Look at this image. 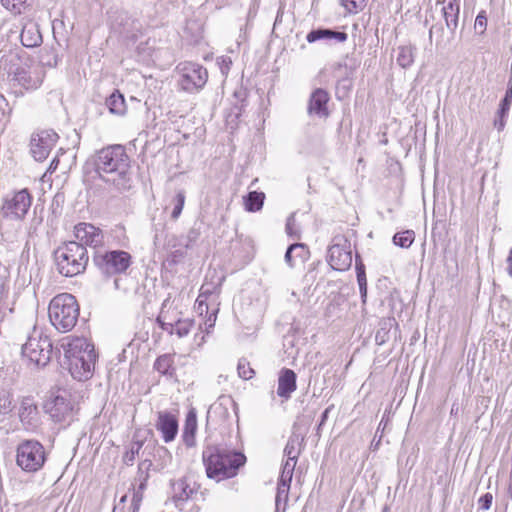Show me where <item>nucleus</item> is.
I'll return each instance as SVG.
<instances>
[{
  "label": "nucleus",
  "mask_w": 512,
  "mask_h": 512,
  "mask_svg": "<svg viewBox=\"0 0 512 512\" xmlns=\"http://www.w3.org/2000/svg\"><path fill=\"white\" fill-rule=\"evenodd\" d=\"M99 178L118 192L129 191L133 180L130 158L122 145H111L99 150L94 158Z\"/></svg>",
  "instance_id": "obj_1"
},
{
  "label": "nucleus",
  "mask_w": 512,
  "mask_h": 512,
  "mask_svg": "<svg viewBox=\"0 0 512 512\" xmlns=\"http://www.w3.org/2000/svg\"><path fill=\"white\" fill-rule=\"evenodd\" d=\"M202 461L207 477L219 482L235 477L246 463V456L235 450L208 446L202 452Z\"/></svg>",
  "instance_id": "obj_2"
},
{
  "label": "nucleus",
  "mask_w": 512,
  "mask_h": 512,
  "mask_svg": "<svg viewBox=\"0 0 512 512\" xmlns=\"http://www.w3.org/2000/svg\"><path fill=\"white\" fill-rule=\"evenodd\" d=\"M62 347L73 378L79 381L89 379L92 376L97 359L94 345L86 338L77 337L66 344L62 343Z\"/></svg>",
  "instance_id": "obj_3"
},
{
  "label": "nucleus",
  "mask_w": 512,
  "mask_h": 512,
  "mask_svg": "<svg viewBox=\"0 0 512 512\" xmlns=\"http://www.w3.org/2000/svg\"><path fill=\"white\" fill-rule=\"evenodd\" d=\"M53 256L57 271L65 277H74L83 273L89 261L86 247L75 241L60 245Z\"/></svg>",
  "instance_id": "obj_4"
},
{
  "label": "nucleus",
  "mask_w": 512,
  "mask_h": 512,
  "mask_svg": "<svg viewBox=\"0 0 512 512\" xmlns=\"http://www.w3.org/2000/svg\"><path fill=\"white\" fill-rule=\"evenodd\" d=\"M51 324L61 333L71 331L79 318V305L75 296L61 293L52 298L48 307Z\"/></svg>",
  "instance_id": "obj_5"
},
{
  "label": "nucleus",
  "mask_w": 512,
  "mask_h": 512,
  "mask_svg": "<svg viewBox=\"0 0 512 512\" xmlns=\"http://www.w3.org/2000/svg\"><path fill=\"white\" fill-rule=\"evenodd\" d=\"M8 76L14 87L19 86L27 91L36 90L43 82L45 68L39 62H22L16 59V62L11 64Z\"/></svg>",
  "instance_id": "obj_6"
},
{
  "label": "nucleus",
  "mask_w": 512,
  "mask_h": 512,
  "mask_svg": "<svg viewBox=\"0 0 512 512\" xmlns=\"http://www.w3.org/2000/svg\"><path fill=\"white\" fill-rule=\"evenodd\" d=\"M53 346L50 338L36 328L22 346V355L36 366H46L52 356Z\"/></svg>",
  "instance_id": "obj_7"
},
{
  "label": "nucleus",
  "mask_w": 512,
  "mask_h": 512,
  "mask_svg": "<svg viewBox=\"0 0 512 512\" xmlns=\"http://www.w3.org/2000/svg\"><path fill=\"white\" fill-rule=\"evenodd\" d=\"M46 462L44 446L37 440H24L16 449V464L25 472L39 471Z\"/></svg>",
  "instance_id": "obj_8"
},
{
  "label": "nucleus",
  "mask_w": 512,
  "mask_h": 512,
  "mask_svg": "<svg viewBox=\"0 0 512 512\" xmlns=\"http://www.w3.org/2000/svg\"><path fill=\"white\" fill-rule=\"evenodd\" d=\"M93 261L102 274L114 276L127 271L132 264V257L124 250H111L105 253L96 252Z\"/></svg>",
  "instance_id": "obj_9"
},
{
  "label": "nucleus",
  "mask_w": 512,
  "mask_h": 512,
  "mask_svg": "<svg viewBox=\"0 0 512 512\" xmlns=\"http://www.w3.org/2000/svg\"><path fill=\"white\" fill-rule=\"evenodd\" d=\"M32 204V196L28 189L24 188L4 198L0 208V220L10 219L21 221L25 218Z\"/></svg>",
  "instance_id": "obj_10"
},
{
  "label": "nucleus",
  "mask_w": 512,
  "mask_h": 512,
  "mask_svg": "<svg viewBox=\"0 0 512 512\" xmlns=\"http://www.w3.org/2000/svg\"><path fill=\"white\" fill-rule=\"evenodd\" d=\"M180 78L178 85L181 90L188 93H194L203 88L208 79L207 70L193 62L180 63L177 66Z\"/></svg>",
  "instance_id": "obj_11"
},
{
  "label": "nucleus",
  "mask_w": 512,
  "mask_h": 512,
  "mask_svg": "<svg viewBox=\"0 0 512 512\" xmlns=\"http://www.w3.org/2000/svg\"><path fill=\"white\" fill-rule=\"evenodd\" d=\"M328 249V263L337 271H346L352 264L350 243L343 237H336Z\"/></svg>",
  "instance_id": "obj_12"
},
{
  "label": "nucleus",
  "mask_w": 512,
  "mask_h": 512,
  "mask_svg": "<svg viewBox=\"0 0 512 512\" xmlns=\"http://www.w3.org/2000/svg\"><path fill=\"white\" fill-rule=\"evenodd\" d=\"M58 139L59 136L54 130H42L34 133L30 141L31 154L34 159L36 161L45 160Z\"/></svg>",
  "instance_id": "obj_13"
},
{
  "label": "nucleus",
  "mask_w": 512,
  "mask_h": 512,
  "mask_svg": "<svg viewBox=\"0 0 512 512\" xmlns=\"http://www.w3.org/2000/svg\"><path fill=\"white\" fill-rule=\"evenodd\" d=\"M45 409L55 422L69 424L73 419L74 406L65 391L48 401Z\"/></svg>",
  "instance_id": "obj_14"
},
{
  "label": "nucleus",
  "mask_w": 512,
  "mask_h": 512,
  "mask_svg": "<svg viewBox=\"0 0 512 512\" xmlns=\"http://www.w3.org/2000/svg\"><path fill=\"white\" fill-rule=\"evenodd\" d=\"M200 485L190 476H184L177 480L171 481L172 499L178 506L198 493Z\"/></svg>",
  "instance_id": "obj_15"
},
{
  "label": "nucleus",
  "mask_w": 512,
  "mask_h": 512,
  "mask_svg": "<svg viewBox=\"0 0 512 512\" xmlns=\"http://www.w3.org/2000/svg\"><path fill=\"white\" fill-rule=\"evenodd\" d=\"M74 235L77 239L76 242L81 243L85 247L90 246L97 248L104 244V234L102 230L90 223H78L74 227Z\"/></svg>",
  "instance_id": "obj_16"
},
{
  "label": "nucleus",
  "mask_w": 512,
  "mask_h": 512,
  "mask_svg": "<svg viewBox=\"0 0 512 512\" xmlns=\"http://www.w3.org/2000/svg\"><path fill=\"white\" fill-rule=\"evenodd\" d=\"M437 4L441 5L446 27L450 31L451 38H454L459 24L460 0H438Z\"/></svg>",
  "instance_id": "obj_17"
},
{
  "label": "nucleus",
  "mask_w": 512,
  "mask_h": 512,
  "mask_svg": "<svg viewBox=\"0 0 512 512\" xmlns=\"http://www.w3.org/2000/svg\"><path fill=\"white\" fill-rule=\"evenodd\" d=\"M330 99L328 92L322 88L315 89L309 98L307 112L309 115H316L319 118H327L329 111L327 103Z\"/></svg>",
  "instance_id": "obj_18"
},
{
  "label": "nucleus",
  "mask_w": 512,
  "mask_h": 512,
  "mask_svg": "<svg viewBox=\"0 0 512 512\" xmlns=\"http://www.w3.org/2000/svg\"><path fill=\"white\" fill-rule=\"evenodd\" d=\"M156 429L161 432L165 443L173 441L178 433V420L169 412H159Z\"/></svg>",
  "instance_id": "obj_19"
},
{
  "label": "nucleus",
  "mask_w": 512,
  "mask_h": 512,
  "mask_svg": "<svg viewBox=\"0 0 512 512\" xmlns=\"http://www.w3.org/2000/svg\"><path fill=\"white\" fill-rule=\"evenodd\" d=\"M38 408L32 397H24L19 408V418L26 430L37 426Z\"/></svg>",
  "instance_id": "obj_20"
},
{
  "label": "nucleus",
  "mask_w": 512,
  "mask_h": 512,
  "mask_svg": "<svg viewBox=\"0 0 512 512\" xmlns=\"http://www.w3.org/2000/svg\"><path fill=\"white\" fill-rule=\"evenodd\" d=\"M296 373L288 368H283L278 378V396L288 400L296 390Z\"/></svg>",
  "instance_id": "obj_21"
},
{
  "label": "nucleus",
  "mask_w": 512,
  "mask_h": 512,
  "mask_svg": "<svg viewBox=\"0 0 512 512\" xmlns=\"http://www.w3.org/2000/svg\"><path fill=\"white\" fill-rule=\"evenodd\" d=\"M197 427V412L194 407H191L186 415L182 432L183 443L189 448L196 445Z\"/></svg>",
  "instance_id": "obj_22"
},
{
  "label": "nucleus",
  "mask_w": 512,
  "mask_h": 512,
  "mask_svg": "<svg viewBox=\"0 0 512 512\" xmlns=\"http://www.w3.org/2000/svg\"><path fill=\"white\" fill-rule=\"evenodd\" d=\"M20 39L25 47L33 48L39 46L42 43L39 25L34 21L25 23L20 34Z\"/></svg>",
  "instance_id": "obj_23"
},
{
  "label": "nucleus",
  "mask_w": 512,
  "mask_h": 512,
  "mask_svg": "<svg viewBox=\"0 0 512 512\" xmlns=\"http://www.w3.org/2000/svg\"><path fill=\"white\" fill-rule=\"evenodd\" d=\"M347 38V33L335 31L329 28H318L311 30L306 36V40L309 43H313L318 40H336L337 42H345Z\"/></svg>",
  "instance_id": "obj_24"
},
{
  "label": "nucleus",
  "mask_w": 512,
  "mask_h": 512,
  "mask_svg": "<svg viewBox=\"0 0 512 512\" xmlns=\"http://www.w3.org/2000/svg\"><path fill=\"white\" fill-rule=\"evenodd\" d=\"M154 369L168 378H174L176 375L174 355L163 354L159 356L154 362Z\"/></svg>",
  "instance_id": "obj_25"
},
{
  "label": "nucleus",
  "mask_w": 512,
  "mask_h": 512,
  "mask_svg": "<svg viewBox=\"0 0 512 512\" xmlns=\"http://www.w3.org/2000/svg\"><path fill=\"white\" fill-rule=\"evenodd\" d=\"M397 327V322L393 317L382 318L379 321V328L375 334V342L377 345L385 344L390 338L392 328Z\"/></svg>",
  "instance_id": "obj_26"
},
{
  "label": "nucleus",
  "mask_w": 512,
  "mask_h": 512,
  "mask_svg": "<svg viewBox=\"0 0 512 512\" xmlns=\"http://www.w3.org/2000/svg\"><path fill=\"white\" fill-rule=\"evenodd\" d=\"M106 106L108 107L110 113L123 116L127 111V106L125 103V98L119 90H115L107 99Z\"/></svg>",
  "instance_id": "obj_27"
},
{
  "label": "nucleus",
  "mask_w": 512,
  "mask_h": 512,
  "mask_svg": "<svg viewBox=\"0 0 512 512\" xmlns=\"http://www.w3.org/2000/svg\"><path fill=\"white\" fill-rule=\"evenodd\" d=\"M265 194L263 192L251 191L243 197L245 209L249 212H257L263 207Z\"/></svg>",
  "instance_id": "obj_28"
},
{
  "label": "nucleus",
  "mask_w": 512,
  "mask_h": 512,
  "mask_svg": "<svg viewBox=\"0 0 512 512\" xmlns=\"http://www.w3.org/2000/svg\"><path fill=\"white\" fill-rule=\"evenodd\" d=\"M304 438L300 435L293 433L284 448V454L289 458L290 460H298V457L300 455V447L301 443L303 442Z\"/></svg>",
  "instance_id": "obj_29"
},
{
  "label": "nucleus",
  "mask_w": 512,
  "mask_h": 512,
  "mask_svg": "<svg viewBox=\"0 0 512 512\" xmlns=\"http://www.w3.org/2000/svg\"><path fill=\"white\" fill-rule=\"evenodd\" d=\"M415 49L412 46L398 47L397 63L402 68H408L414 63Z\"/></svg>",
  "instance_id": "obj_30"
},
{
  "label": "nucleus",
  "mask_w": 512,
  "mask_h": 512,
  "mask_svg": "<svg viewBox=\"0 0 512 512\" xmlns=\"http://www.w3.org/2000/svg\"><path fill=\"white\" fill-rule=\"evenodd\" d=\"M160 317V320L170 321L171 323L175 324L178 319H180L179 312L176 310V308H173L170 304V298H166L161 306L160 313L158 315Z\"/></svg>",
  "instance_id": "obj_31"
},
{
  "label": "nucleus",
  "mask_w": 512,
  "mask_h": 512,
  "mask_svg": "<svg viewBox=\"0 0 512 512\" xmlns=\"http://www.w3.org/2000/svg\"><path fill=\"white\" fill-rule=\"evenodd\" d=\"M415 233L413 230L398 232L393 236V243L401 248H409L414 242Z\"/></svg>",
  "instance_id": "obj_32"
},
{
  "label": "nucleus",
  "mask_w": 512,
  "mask_h": 512,
  "mask_svg": "<svg viewBox=\"0 0 512 512\" xmlns=\"http://www.w3.org/2000/svg\"><path fill=\"white\" fill-rule=\"evenodd\" d=\"M290 484H291L290 481H284V480L279 479L278 484H277L276 498H275L276 511L279 510V506L282 501L284 502V504L287 503L289 490H290Z\"/></svg>",
  "instance_id": "obj_33"
},
{
  "label": "nucleus",
  "mask_w": 512,
  "mask_h": 512,
  "mask_svg": "<svg viewBox=\"0 0 512 512\" xmlns=\"http://www.w3.org/2000/svg\"><path fill=\"white\" fill-rule=\"evenodd\" d=\"M144 441L134 439L130 445V448L123 455V461L126 465H132L135 457L139 455L141 448L143 447Z\"/></svg>",
  "instance_id": "obj_34"
},
{
  "label": "nucleus",
  "mask_w": 512,
  "mask_h": 512,
  "mask_svg": "<svg viewBox=\"0 0 512 512\" xmlns=\"http://www.w3.org/2000/svg\"><path fill=\"white\" fill-rule=\"evenodd\" d=\"M185 192L183 190H180L177 192L176 196L173 198V210L171 213V218L176 220L181 215L184 204H185Z\"/></svg>",
  "instance_id": "obj_35"
},
{
  "label": "nucleus",
  "mask_w": 512,
  "mask_h": 512,
  "mask_svg": "<svg viewBox=\"0 0 512 512\" xmlns=\"http://www.w3.org/2000/svg\"><path fill=\"white\" fill-rule=\"evenodd\" d=\"M194 321L191 319H178L174 324V332L178 335V337L182 338L187 336L193 326Z\"/></svg>",
  "instance_id": "obj_36"
},
{
  "label": "nucleus",
  "mask_w": 512,
  "mask_h": 512,
  "mask_svg": "<svg viewBox=\"0 0 512 512\" xmlns=\"http://www.w3.org/2000/svg\"><path fill=\"white\" fill-rule=\"evenodd\" d=\"M151 466H152V461L148 460V459H145L144 461H142L138 466L141 482H140L137 490H139L141 492H143V490L146 488V481L149 476L147 471L150 469Z\"/></svg>",
  "instance_id": "obj_37"
},
{
  "label": "nucleus",
  "mask_w": 512,
  "mask_h": 512,
  "mask_svg": "<svg viewBox=\"0 0 512 512\" xmlns=\"http://www.w3.org/2000/svg\"><path fill=\"white\" fill-rule=\"evenodd\" d=\"M238 375L244 380L251 379L255 372L251 368L250 363L246 359H240L237 366Z\"/></svg>",
  "instance_id": "obj_38"
},
{
  "label": "nucleus",
  "mask_w": 512,
  "mask_h": 512,
  "mask_svg": "<svg viewBox=\"0 0 512 512\" xmlns=\"http://www.w3.org/2000/svg\"><path fill=\"white\" fill-rule=\"evenodd\" d=\"M13 409L12 397L6 391L0 392V415H6Z\"/></svg>",
  "instance_id": "obj_39"
},
{
  "label": "nucleus",
  "mask_w": 512,
  "mask_h": 512,
  "mask_svg": "<svg viewBox=\"0 0 512 512\" xmlns=\"http://www.w3.org/2000/svg\"><path fill=\"white\" fill-rule=\"evenodd\" d=\"M296 463H297L296 459L290 460L289 458H287L286 462L283 465L282 472H281L279 479L291 482Z\"/></svg>",
  "instance_id": "obj_40"
},
{
  "label": "nucleus",
  "mask_w": 512,
  "mask_h": 512,
  "mask_svg": "<svg viewBox=\"0 0 512 512\" xmlns=\"http://www.w3.org/2000/svg\"><path fill=\"white\" fill-rule=\"evenodd\" d=\"M27 0H0L4 8L14 14H20Z\"/></svg>",
  "instance_id": "obj_41"
},
{
  "label": "nucleus",
  "mask_w": 512,
  "mask_h": 512,
  "mask_svg": "<svg viewBox=\"0 0 512 512\" xmlns=\"http://www.w3.org/2000/svg\"><path fill=\"white\" fill-rule=\"evenodd\" d=\"M12 113V107L10 106L4 95H0V122H9L10 115Z\"/></svg>",
  "instance_id": "obj_42"
},
{
  "label": "nucleus",
  "mask_w": 512,
  "mask_h": 512,
  "mask_svg": "<svg viewBox=\"0 0 512 512\" xmlns=\"http://www.w3.org/2000/svg\"><path fill=\"white\" fill-rule=\"evenodd\" d=\"M286 233L293 239H300V230L296 225L295 214H291L286 221Z\"/></svg>",
  "instance_id": "obj_43"
},
{
  "label": "nucleus",
  "mask_w": 512,
  "mask_h": 512,
  "mask_svg": "<svg viewBox=\"0 0 512 512\" xmlns=\"http://www.w3.org/2000/svg\"><path fill=\"white\" fill-rule=\"evenodd\" d=\"M366 0H342V5L350 13H357L365 6Z\"/></svg>",
  "instance_id": "obj_44"
},
{
  "label": "nucleus",
  "mask_w": 512,
  "mask_h": 512,
  "mask_svg": "<svg viewBox=\"0 0 512 512\" xmlns=\"http://www.w3.org/2000/svg\"><path fill=\"white\" fill-rule=\"evenodd\" d=\"M296 250H301L302 252H305V245L303 243H294V244H291L287 250H286V253H285V256H284V259H285V262L290 266V267H293L294 266V262H293V259H292V253Z\"/></svg>",
  "instance_id": "obj_45"
},
{
  "label": "nucleus",
  "mask_w": 512,
  "mask_h": 512,
  "mask_svg": "<svg viewBox=\"0 0 512 512\" xmlns=\"http://www.w3.org/2000/svg\"><path fill=\"white\" fill-rule=\"evenodd\" d=\"M486 27H487L486 13H485V11H481L475 19L474 29H475L476 33L483 34L486 31Z\"/></svg>",
  "instance_id": "obj_46"
},
{
  "label": "nucleus",
  "mask_w": 512,
  "mask_h": 512,
  "mask_svg": "<svg viewBox=\"0 0 512 512\" xmlns=\"http://www.w3.org/2000/svg\"><path fill=\"white\" fill-rule=\"evenodd\" d=\"M201 290H202V292L196 300V303H197L196 309L200 315H202L204 312L208 313V305L204 300H202V297L206 293H211L210 289H205V285L202 286Z\"/></svg>",
  "instance_id": "obj_47"
},
{
  "label": "nucleus",
  "mask_w": 512,
  "mask_h": 512,
  "mask_svg": "<svg viewBox=\"0 0 512 512\" xmlns=\"http://www.w3.org/2000/svg\"><path fill=\"white\" fill-rule=\"evenodd\" d=\"M512 98V87L506 91L504 99L501 101L500 109L498 113L505 115L510 108Z\"/></svg>",
  "instance_id": "obj_48"
},
{
  "label": "nucleus",
  "mask_w": 512,
  "mask_h": 512,
  "mask_svg": "<svg viewBox=\"0 0 512 512\" xmlns=\"http://www.w3.org/2000/svg\"><path fill=\"white\" fill-rule=\"evenodd\" d=\"M199 235L200 233L198 232V230L194 228L190 229L185 237V242L183 243V245L186 248L191 247V245L198 239Z\"/></svg>",
  "instance_id": "obj_49"
},
{
  "label": "nucleus",
  "mask_w": 512,
  "mask_h": 512,
  "mask_svg": "<svg viewBox=\"0 0 512 512\" xmlns=\"http://www.w3.org/2000/svg\"><path fill=\"white\" fill-rule=\"evenodd\" d=\"M493 501V496L491 493H486L483 496H481L478 500V503L480 505V508L483 510L490 509Z\"/></svg>",
  "instance_id": "obj_50"
},
{
  "label": "nucleus",
  "mask_w": 512,
  "mask_h": 512,
  "mask_svg": "<svg viewBox=\"0 0 512 512\" xmlns=\"http://www.w3.org/2000/svg\"><path fill=\"white\" fill-rule=\"evenodd\" d=\"M357 282H358V285H359V291H360V295H361V298H362V301L363 303H365L366 301V297H367V279H366V276L365 277H361V275L357 278Z\"/></svg>",
  "instance_id": "obj_51"
},
{
  "label": "nucleus",
  "mask_w": 512,
  "mask_h": 512,
  "mask_svg": "<svg viewBox=\"0 0 512 512\" xmlns=\"http://www.w3.org/2000/svg\"><path fill=\"white\" fill-rule=\"evenodd\" d=\"M156 321L162 330H164L170 334L174 333V324L173 323H171L170 321L160 320L159 316H157Z\"/></svg>",
  "instance_id": "obj_52"
},
{
  "label": "nucleus",
  "mask_w": 512,
  "mask_h": 512,
  "mask_svg": "<svg viewBox=\"0 0 512 512\" xmlns=\"http://www.w3.org/2000/svg\"><path fill=\"white\" fill-rule=\"evenodd\" d=\"M356 272H357V278L361 275V277H365V266L362 262H356Z\"/></svg>",
  "instance_id": "obj_53"
},
{
  "label": "nucleus",
  "mask_w": 512,
  "mask_h": 512,
  "mask_svg": "<svg viewBox=\"0 0 512 512\" xmlns=\"http://www.w3.org/2000/svg\"><path fill=\"white\" fill-rule=\"evenodd\" d=\"M142 499H143V492H141L139 490H135L133 493V497H132V503H140L141 504Z\"/></svg>",
  "instance_id": "obj_54"
},
{
  "label": "nucleus",
  "mask_w": 512,
  "mask_h": 512,
  "mask_svg": "<svg viewBox=\"0 0 512 512\" xmlns=\"http://www.w3.org/2000/svg\"><path fill=\"white\" fill-rule=\"evenodd\" d=\"M58 164H59V159H58L57 157H55V158L51 161V163H50V165H49V167H48V169H47V171H46V172H48V173H53V172L57 169Z\"/></svg>",
  "instance_id": "obj_55"
},
{
  "label": "nucleus",
  "mask_w": 512,
  "mask_h": 512,
  "mask_svg": "<svg viewBox=\"0 0 512 512\" xmlns=\"http://www.w3.org/2000/svg\"><path fill=\"white\" fill-rule=\"evenodd\" d=\"M332 409H333V405L327 407L323 411V413L321 415V419H320L321 424H325L326 420L328 419L329 413L331 412Z\"/></svg>",
  "instance_id": "obj_56"
},
{
  "label": "nucleus",
  "mask_w": 512,
  "mask_h": 512,
  "mask_svg": "<svg viewBox=\"0 0 512 512\" xmlns=\"http://www.w3.org/2000/svg\"><path fill=\"white\" fill-rule=\"evenodd\" d=\"M507 272L510 277H512V248L510 249L509 255L507 257Z\"/></svg>",
  "instance_id": "obj_57"
},
{
  "label": "nucleus",
  "mask_w": 512,
  "mask_h": 512,
  "mask_svg": "<svg viewBox=\"0 0 512 512\" xmlns=\"http://www.w3.org/2000/svg\"><path fill=\"white\" fill-rule=\"evenodd\" d=\"M215 321H216V314H215V312H213L212 314H210V316L208 317L205 324L208 326V328H212V327H214Z\"/></svg>",
  "instance_id": "obj_58"
},
{
  "label": "nucleus",
  "mask_w": 512,
  "mask_h": 512,
  "mask_svg": "<svg viewBox=\"0 0 512 512\" xmlns=\"http://www.w3.org/2000/svg\"><path fill=\"white\" fill-rule=\"evenodd\" d=\"M499 116H500V119L499 120H495L494 125L498 128V130H501L504 127V121H503L504 115L499 113Z\"/></svg>",
  "instance_id": "obj_59"
},
{
  "label": "nucleus",
  "mask_w": 512,
  "mask_h": 512,
  "mask_svg": "<svg viewBox=\"0 0 512 512\" xmlns=\"http://www.w3.org/2000/svg\"><path fill=\"white\" fill-rule=\"evenodd\" d=\"M295 252H296V257L301 258V259H305L306 255L308 253L306 248H305V252H302L301 250H296Z\"/></svg>",
  "instance_id": "obj_60"
},
{
  "label": "nucleus",
  "mask_w": 512,
  "mask_h": 512,
  "mask_svg": "<svg viewBox=\"0 0 512 512\" xmlns=\"http://www.w3.org/2000/svg\"><path fill=\"white\" fill-rule=\"evenodd\" d=\"M343 67H345V64H343V63H341V62H337V63H334V64L332 65V69H333L334 71L340 70V69H342Z\"/></svg>",
  "instance_id": "obj_61"
},
{
  "label": "nucleus",
  "mask_w": 512,
  "mask_h": 512,
  "mask_svg": "<svg viewBox=\"0 0 512 512\" xmlns=\"http://www.w3.org/2000/svg\"><path fill=\"white\" fill-rule=\"evenodd\" d=\"M132 512H138L140 508V503H131Z\"/></svg>",
  "instance_id": "obj_62"
},
{
  "label": "nucleus",
  "mask_w": 512,
  "mask_h": 512,
  "mask_svg": "<svg viewBox=\"0 0 512 512\" xmlns=\"http://www.w3.org/2000/svg\"><path fill=\"white\" fill-rule=\"evenodd\" d=\"M232 61L230 60V58L228 59H223V64H224V67L228 70L229 69V66L231 65Z\"/></svg>",
  "instance_id": "obj_63"
},
{
  "label": "nucleus",
  "mask_w": 512,
  "mask_h": 512,
  "mask_svg": "<svg viewBox=\"0 0 512 512\" xmlns=\"http://www.w3.org/2000/svg\"><path fill=\"white\" fill-rule=\"evenodd\" d=\"M435 26H432L429 30V39L432 40L433 32H434Z\"/></svg>",
  "instance_id": "obj_64"
}]
</instances>
